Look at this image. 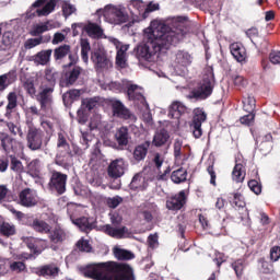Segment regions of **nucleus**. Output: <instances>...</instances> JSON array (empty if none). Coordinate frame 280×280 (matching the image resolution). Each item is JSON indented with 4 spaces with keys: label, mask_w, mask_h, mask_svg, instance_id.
Listing matches in <instances>:
<instances>
[{
    "label": "nucleus",
    "mask_w": 280,
    "mask_h": 280,
    "mask_svg": "<svg viewBox=\"0 0 280 280\" xmlns=\"http://www.w3.org/2000/svg\"><path fill=\"white\" fill-rule=\"evenodd\" d=\"M0 235L3 237H12V235H16V226L12 223L2 222L0 224Z\"/></svg>",
    "instance_id": "nucleus-42"
},
{
    "label": "nucleus",
    "mask_w": 280,
    "mask_h": 280,
    "mask_svg": "<svg viewBox=\"0 0 280 280\" xmlns=\"http://www.w3.org/2000/svg\"><path fill=\"white\" fill-rule=\"evenodd\" d=\"M58 71L54 68L45 70L44 81L39 85V93L36 101L40 106V110H49L54 104V91H56V80H58Z\"/></svg>",
    "instance_id": "nucleus-2"
},
{
    "label": "nucleus",
    "mask_w": 280,
    "mask_h": 280,
    "mask_svg": "<svg viewBox=\"0 0 280 280\" xmlns=\"http://www.w3.org/2000/svg\"><path fill=\"white\" fill-rule=\"evenodd\" d=\"M66 71L63 72V75L60 81V86H73L78 80H80V75H82V67L80 66H72V67H66Z\"/></svg>",
    "instance_id": "nucleus-14"
},
{
    "label": "nucleus",
    "mask_w": 280,
    "mask_h": 280,
    "mask_svg": "<svg viewBox=\"0 0 280 280\" xmlns=\"http://www.w3.org/2000/svg\"><path fill=\"white\" fill-rule=\"evenodd\" d=\"M137 89H139V85L137 84H130L127 88V95L129 100L135 101V100H139L140 97H143L141 93H137Z\"/></svg>",
    "instance_id": "nucleus-50"
},
{
    "label": "nucleus",
    "mask_w": 280,
    "mask_h": 280,
    "mask_svg": "<svg viewBox=\"0 0 280 280\" xmlns=\"http://www.w3.org/2000/svg\"><path fill=\"white\" fill-rule=\"evenodd\" d=\"M31 228L35 233H40L42 235H48L51 232V225L40 219H34L31 223Z\"/></svg>",
    "instance_id": "nucleus-28"
},
{
    "label": "nucleus",
    "mask_w": 280,
    "mask_h": 280,
    "mask_svg": "<svg viewBox=\"0 0 280 280\" xmlns=\"http://www.w3.org/2000/svg\"><path fill=\"white\" fill-rule=\"evenodd\" d=\"M69 178L68 174H63L58 171H52L48 183L50 191L57 196H62L67 191V180Z\"/></svg>",
    "instance_id": "nucleus-8"
},
{
    "label": "nucleus",
    "mask_w": 280,
    "mask_h": 280,
    "mask_svg": "<svg viewBox=\"0 0 280 280\" xmlns=\"http://www.w3.org/2000/svg\"><path fill=\"white\" fill-rule=\"evenodd\" d=\"M7 106H5V112H4V117L5 119H12V113L16 110L19 107V95L16 92H10L7 95Z\"/></svg>",
    "instance_id": "nucleus-19"
},
{
    "label": "nucleus",
    "mask_w": 280,
    "mask_h": 280,
    "mask_svg": "<svg viewBox=\"0 0 280 280\" xmlns=\"http://www.w3.org/2000/svg\"><path fill=\"white\" fill-rule=\"evenodd\" d=\"M22 86L30 97H34L36 95V85L34 84V80L32 78L24 79L22 81Z\"/></svg>",
    "instance_id": "nucleus-45"
},
{
    "label": "nucleus",
    "mask_w": 280,
    "mask_h": 280,
    "mask_svg": "<svg viewBox=\"0 0 280 280\" xmlns=\"http://www.w3.org/2000/svg\"><path fill=\"white\" fill-rule=\"evenodd\" d=\"M51 54H54L52 49L40 50L32 56V60L35 62V65L45 67L48 62H51Z\"/></svg>",
    "instance_id": "nucleus-24"
},
{
    "label": "nucleus",
    "mask_w": 280,
    "mask_h": 280,
    "mask_svg": "<svg viewBox=\"0 0 280 280\" xmlns=\"http://www.w3.org/2000/svg\"><path fill=\"white\" fill-rule=\"evenodd\" d=\"M114 255L119 261H130V259H135V254L119 247L114 248Z\"/></svg>",
    "instance_id": "nucleus-43"
},
{
    "label": "nucleus",
    "mask_w": 280,
    "mask_h": 280,
    "mask_svg": "<svg viewBox=\"0 0 280 280\" xmlns=\"http://www.w3.org/2000/svg\"><path fill=\"white\" fill-rule=\"evenodd\" d=\"M187 190H180L166 198V209H168V211H180L187 206Z\"/></svg>",
    "instance_id": "nucleus-12"
},
{
    "label": "nucleus",
    "mask_w": 280,
    "mask_h": 280,
    "mask_svg": "<svg viewBox=\"0 0 280 280\" xmlns=\"http://www.w3.org/2000/svg\"><path fill=\"white\" fill-rule=\"evenodd\" d=\"M81 58L83 62H89V52L91 51V43L86 38H81Z\"/></svg>",
    "instance_id": "nucleus-46"
},
{
    "label": "nucleus",
    "mask_w": 280,
    "mask_h": 280,
    "mask_svg": "<svg viewBox=\"0 0 280 280\" xmlns=\"http://www.w3.org/2000/svg\"><path fill=\"white\" fill-rule=\"evenodd\" d=\"M246 178V166L242 163H236L232 171V180L234 183H244Z\"/></svg>",
    "instance_id": "nucleus-32"
},
{
    "label": "nucleus",
    "mask_w": 280,
    "mask_h": 280,
    "mask_svg": "<svg viewBox=\"0 0 280 280\" xmlns=\"http://www.w3.org/2000/svg\"><path fill=\"white\" fill-rule=\"evenodd\" d=\"M167 141H170V133L167 132V130L161 129L154 135L153 145H155V148H161L165 145Z\"/></svg>",
    "instance_id": "nucleus-36"
},
{
    "label": "nucleus",
    "mask_w": 280,
    "mask_h": 280,
    "mask_svg": "<svg viewBox=\"0 0 280 280\" xmlns=\"http://www.w3.org/2000/svg\"><path fill=\"white\" fill-rule=\"evenodd\" d=\"M163 163H165V156L161 153H154L152 164L158 171L156 180H167V175L172 172V167L170 166H166L164 172H162L161 167H163Z\"/></svg>",
    "instance_id": "nucleus-17"
},
{
    "label": "nucleus",
    "mask_w": 280,
    "mask_h": 280,
    "mask_svg": "<svg viewBox=\"0 0 280 280\" xmlns=\"http://www.w3.org/2000/svg\"><path fill=\"white\" fill-rule=\"evenodd\" d=\"M105 233L106 235H109V237H114L115 240H124V235L128 233V228H113L112 225H106Z\"/></svg>",
    "instance_id": "nucleus-33"
},
{
    "label": "nucleus",
    "mask_w": 280,
    "mask_h": 280,
    "mask_svg": "<svg viewBox=\"0 0 280 280\" xmlns=\"http://www.w3.org/2000/svg\"><path fill=\"white\" fill-rule=\"evenodd\" d=\"M243 108L246 113H255V108H257V101L254 96H247L243 101Z\"/></svg>",
    "instance_id": "nucleus-47"
},
{
    "label": "nucleus",
    "mask_w": 280,
    "mask_h": 280,
    "mask_svg": "<svg viewBox=\"0 0 280 280\" xmlns=\"http://www.w3.org/2000/svg\"><path fill=\"white\" fill-rule=\"evenodd\" d=\"M0 141L5 152L10 153L15 151L14 145H16V140L14 138L10 137L9 135H2L0 137Z\"/></svg>",
    "instance_id": "nucleus-40"
},
{
    "label": "nucleus",
    "mask_w": 280,
    "mask_h": 280,
    "mask_svg": "<svg viewBox=\"0 0 280 280\" xmlns=\"http://www.w3.org/2000/svg\"><path fill=\"white\" fill-rule=\"evenodd\" d=\"M175 62L178 67H189L191 55L185 50H178L175 55Z\"/></svg>",
    "instance_id": "nucleus-37"
},
{
    "label": "nucleus",
    "mask_w": 280,
    "mask_h": 280,
    "mask_svg": "<svg viewBox=\"0 0 280 280\" xmlns=\"http://www.w3.org/2000/svg\"><path fill=\"white\" fill-rule=\"evenodd\" d=\"M232 196L235 207H238L240 209L246 207V201L244 200V195H242V192H233Z\"/></svg>",
    "instance_id": "nucleus-55"
},
{
    "label": "nucleus",
    "mask_w": 280,
    "mask_h": 280,
    "mask_svg": "<svg viewBox=\"0 0 280 280\" xmlns=\"http://www.w3.org/2000/svg\"><path fill=\"white\" fill-rule=\"evenodd\" d=\"M121 202H124V198L115 196L107 199V207H109V209H117L118 205H121Z\"/></svg>",
    "instance_id": "nucleus-61"
},
{
    "label": "nucleus",
    "mask_w": 280,
    "mask_h": 280,
    "mask_svg": "<svg viewBox=\"0 0 280 280\" xmlns=\"http://www.w3.org/2000/svg\"><path fill=\"white\" fill-rule=\"evenodd\" d=\"M84 31L91 38H102L104 36V30L97 23L89 22L84 26Z\"/></svg>",
    "instance_id": "nucleus-31"
},
{
    "label": "nucleus",
    "mask_w": 280,
    "mask_h": 280,
    "mask_svg": "<svg viewBox=\"0 0 280 280\" xmlns=\"http://www.w3.org/2000/svg\"><path fill=\"white\" fill-rule=\"evenodd\" d=\"M51 244H62L67 240V232L60 225L55 226L48 234Z\"/></svg>",
    "instance_id": "nucleus-23"
},
{
    "label": "nucleus",
    "mask_w": 280,
    "mask_h": 280,
    "mask_svg": "<svg viewBox=\"0 0 280 280\" xmlns=\"http://www.w3.org/2000/svg\"><path fill=\"white\" fill-rule=\"evenodd\" d=\"M148 150H150V141L137 145L133 150V159L138 162L143 161L148 156Z\"/></svg>",
    "instance_id": "nucleus-34"
},
{
    "label": "nucleus",
    "mask_w": 280,
    "mask_h": 280,
    "mask_svg": "<svg viewBox=\"0 0 280 280\" xmlns=\"http://www.w3.org/2000/svg\"><path fill=\"white\" fill-rule=\"evenodd\" d=\"M45 140V131L43 129L30 125L26 132V145L28 150L36 152L43 148V141Z\"/></svg>",
    "instance_id": "nucleus-7"
},
{
    "label": "nucleus",
    "mask_w": 280,
    "mask_h": 280,
    "mask_svg": "<svg viewBox=\"0 0 280 280\" xmlns=\"http://www.w3.org/2000/svg\"><path fill=\"white\" fill-rule=\"evenodd\" d=\"M112 110L114 116L119 119H130L132 117V113H130V109H128L121 101H115L112 104Z\"/></svg>",
    "instance_id": "nucleus-20"
},
{
    "label": "nucleus",
    "mask_w": 280,
    "mask_h": 280,
    "mask_svg": "<svg viewBox=\"0 0 280 280\" xmlns=\"http://www.w3.org/2000/svg\"><path fill=\"white\" fill-rule=\"evenodd\" d=\"M16 78V70H10L9 72L0 75V91H5L10 84H14Z\"/></svg>",
    "instance_id": "nucleus-30"
},
{
    "label": "nucleus",
    "mask_w": 280,
    "mask_h": 280,
    "mask_svg": "<svg viewBox=\"0 0 280 280\" xmlns=\"http://www.w3.org/2000/svg\"><path fill=\"white\" fill-rule=\"evenodd\" d=\"M97 14H102L105 21L112 25L128 23V14L117 7L106 5L104 9H100Z\"/></svg>",
    "instance_id": "nucleus-6"
},
{
    "label": "nucleus",
    "mask_w": 280,
    "mask_h": 280,
    "mask_svg": "<svg viewBox=\"0 0 280 280\" xmlns=\"http://www.w3.org/2000/svg\"><path fill=\"white\" fill-rule=\"evenodd\" d=\"M11 272H16V275H20V272H25L27 270V266L24 261H13L9 266Z\"/></svg>",
    "instance_id": "nucleus-51"
},
{
    "label": "nucleus",
    "mask_w": 280,
    "mask_h": 280,
    "mask_svg": "<svg viewBox=\"0 0 280 280\" xmlns=\"http://www.w3.org/2000/svg\"><path fill=\"white\" fill-rule=\"evenodd\" d=\"M185 21H187V18H177L172 28L159 20H153L150 26L143 30L144 45H139L136 48L138 60L152 62V58L156 54L163 51V49H170L172 45H178L187 36Z\"/></svg>",
    "instance_id": "nucleus-1"
},
{
    "label": "nucleus",
    "mask_w": 280,
    "mask_h": 280,
    "mask_svg": "<svg viewBox=\"0 0 280 280\" xmlns=\"http://www.w3.org/2000/svg\"><path fill=\"white\" fill-rule=\"evenodd\" d=\"M108 266L110 261L94 264L85 269L84 276L93 280H113L112 277L104 275V272L108 273Z\"/></svg>",
    "instance_id": "nucleus-10"
},
{
    "label": "nucleus",
    "mask_w": 280,
    "mask_h": 280,
    "mask_svg": "<svg viewBox=\"0 0 280 280\" xmlns=\"http://www.w3.org/2000/svg\"><path fill=\"white\" fill-rule=\"evenodd\" d=\"M115 139L118 145H128V140L130 139L128 127H120L115 133Z\"/></svg>",
    "instance_id": "nucleus-38"
},
{
    "label": "nucleus",
    "mask_w": 280,
    "mask_h": 280,
    "mask_svg": "<svg viewBox=\"0 0 280 280\" xmlns=\"http://www.w3.org/2000/svg\"><path fill=\"white\" fill-rule=\"evenodd\" d=\"M24 243L26 244L27 248L31 249L33 255H40V249H38V246L36 245V240L27 237L25 238Z\"/></svg>",
    "instance_id": "nucleus-54"
},
{
    "label": "nucleus",
    "mask_w": 280,
    "mask_h": 280,
    "mask_svg": "<svg viewBox=\"0 0 280 280\" xmlns=\"http://www.w3.org/2000/svg\"><path fill=\"white\" fill-rule=\"evenodd\" d=\"M271 261H279L280 259V246H273L270 248Z\"/></svg>",
    "instance_id": "nucleus-64"
},
{
    "label": "nucleus",
    "mask_w": 280,
    "mask_h": 280,
    "mask_svg": "<svg viewBox=\"0 0 280 280\" xmlns=\"http://www.w3.org/2000/svg\"><path fill=\"white\" fill-rule=\"evenodd\" d=\"M247 185L250 191L256 194V196H259V194H261V182L257 179H250Z\"/></svg>",
    "instance_id": "nucleus-57"
},
{
    "label": "nucleus",
    "mask_w": 280,
    "mask_h": 280,
    "mask_svg": "<svg viewBox=\"0 0 280 280\" xmlns=\"http://www.w3.org/2000/svg\"><path fill=\"white\" fill-rule=\"evenodd\" d=\"M91 60L96 71H108V69L113 68V61H110L108 55L104 50L92 52Z\"/></svg>",
    "instance_id": "nucleus-13"
},
{
    "label": "nucleus",
    "mask_w": 280,
    "mask_h": 280,
    "mask_svg": "<svg viewBox=\"0 0 280 280\" xmlns=\"http://www.w3.org/2000/svg\"><path fill=\"white\" fill-rule=\"evenodd\" d=\"M75 12V5L69 3V2H63L62 4V14L67 19L71 16Z\"/></svg>",
    "instance_id": "nucleus-60"
},
{
    "label": "nucleus",
    "mask_w": 280,
    "mask_h": 280,
    "mask_svg": "<svg viewBox=\"0 0 280 280\" xmlns=\"http://www.w3.org/2000/svg\"><path fill=\"white\" fill-rule=\"evenodd\" d=\"M269 60L271 65H280V50H272L269 54Z\"/></svg>",
    "instance_id": "nucleus-63"
},
{
    "label": "nucleus",
    "mask_w": 280,
    "mask_h": 280,
    "mask_svg": "<svg viewBox=\"0 0 280 280\" xmlns=\"http://www.w3.org/2000/svg\"><path fill=\"white\" fill-rule=\"evenodd\" d=\"M28 174L32 176L38 174L40 172V160L35 159L31 161L27 165Z\"/></svg>",
    "instance_id": "nucleus-52"
},
{
    "label": "nucleus",
    "mask_w": 280,
    "mask_h": 280,
    "mask_svg": "<svg viewBox=\"0 0 280 280\" xmlns=\"http://www.w3.org/2000/svg\"><path fill=\"white\" fill-rule=\"evenodd\" d=\"M174 156L175 161H180V156H183V141L179 139L174 142Z\"/></svg>",
    "instance_id": "nucleus-59"
},
{
    "label": "nucleus",
    "mask_w": 280,
    "mask_h": 280,
    "mask_svg": "<svg viewBox=\"0 0 280 280\" xmlns=\"http://www.w3.org/2000/svg\"><path fill=\"white\" fill-rule=\"evenodd\" d=\"M60 0H36L26 11V19L35 16H49Z\"/></svg>",
    "instance_id": "nucleus-4"
},
{
    "label": "nucleus",
    "mask_w": 280,
    "mask_h": 280,
    "mask_svg": "<svg viewBox=\"0 0 280 280\" xmlns=\"http://www.w3.org/2000/svg\"><path fill=\"white\" fill-rule=\"evenodd\" d=\"M107 268L108 275H113L112 280H137L135 269L129 264L109 261Z\"/></svg>",
    "instance_id": "nucleus-5"
},
{
    "label": "nucleus",
    "mask_w": 280,
    "mask_h": 280,
    "mask_svg": "<svg viewBox=\"0 0 280 280\" xmlns=\"http://www.w3.org/2000/svg\"><path fill=\"white\" fill-rule=\"evenodd\" d=\"M232 268L235 271L236 277L240 279L244 275V260L238 259L232 262Z\"/></svg>",
    "instance_id": "nucleus-53"
},
{
    "label": "nucleus",
    "mask_w": 280,
    "mask_h": 280,
    "mask_svg": "<svg viewBox=\"0 0 280 280\" xmlns=\"http://www.w3.org/2000/svg\"><path fill=\"white\" fill-rule=\"evenodd\" d=\"M145 2L141 0H131L129 3V10L131 14L138 16L139 21H145L143 19V12H145Z\"/></svg>",
    "instance_id": "nucleus-25"
},
{
    "label": "nucleus",
    "mask_w": 280,
    "mask_h": 280,
    "mask_svg": "<svg viewBox=\"0 0 280 280\" xmlns=\"http://www.w3.org/2000/svg\"><path fill=\"white\" fill-rule=\"evenodd\" d=\"M128 51V45H121L116 54V69L121 71V69H128V57L126 55Z\"/></svg>",
    "instance_id": "nucleus-22"
},
{
    "label": "nucleus",
    "mask_w": 280,
    "mask_h": 280,
    "mask_svg": "<svg viewBox=\"0 0 280 280\" xmlns=\"http://www.w3.org/2000/svg\"><path fill=\"white\" fill-rule=\"evenodd\" d=\"M19 202L21 207H26L27 209H30L38 205V198L36 197V192L32 190V188H24L19 194Z\"/></svg>",
    "instance_id": "nucleus-16"
},
{
    "label": "nucleus",
    "mask_w": 280,
    "mask_h": 280,
    "mask_svg": "<svg viewBox=\"0 0 280 280\" xmlns=\"http://www.w3.org/2000/svg\"><path fill=\"white\" fill-rule=\"evenodd\" d=\"M56 24L51 21H46L40 24H36L32 31L30 32L31 36H40V34H45V32H50V30H55Z\"/></svg>",
    "instance_id": "nucleus-29"
},
{
    "label": "nucleus",
    "mask_w": 280,
    "mask_h": 280,
    "mask_svg": "<svg viewBox=\"0 0 280 280\" xmlns=\"http://www.w3.org/2000/svg\"><path fill=\"white\" fill-rule=\"evenodd\" d=\"M230 51L236 62H246V47L242 43L231 44Z\"/></svg>",
    "instance_id": "nucleus-21"
},
{
    "label": "nucleus",
    "mask_w": 280,
    "mask_h": 280,
    "mask_svg": "<svg viewBox=\"0 0 280 280\" xmlns=\"http://www.w3.org/2000/svg\"><path fill=\"white\" fill-rule=\"evenodd\" d=\"M272 133H266L256 138V143L259 144V150L268 154L272 150Z\"/></svg>",
    "instance_id": "nucleus-26"
},
{
    "label": "nucleus",
    "mask_w": 280,
    "mask_h": 280,
    "mask_svg": "<svg viewBox=\"0 0 280 280\" xmlns=\"http://www.w3.org/2000/svg\"><path fill=\"white\" fill-rule=\"evenodd\" d=\"M205 121H207V114L205 113V109L200 107L194 109L190 128L195 139H200V137H202V124H205Z\"/></svg>",
    "instance_id": "nucleus-11"
},
{
    "label": "nucleus",
    "mask_w": 280,
    "mask_h": 280,
    "mask_svg": "<svg viewBox=\"0 0 280 280\" xmlns=\"http://www.w3.org/2000/svg\"><path fill=\"white\" fill-rule=\"evenodd\" d=\"M40 126L43 130L46 132L47 137L50 138L54 135L55 129H54V122H51V120L40 118Z\"/></svg>",
    "instance_id": "nucleus-49"
},
{
    "label": "nucleus",
    "mask_w": 280,
    "mask_h": 280,
    "mask_svg": "<svg viewBox=\"0 0 280 280\" xmlns=\"http://www.w3.org/2000/svg\"><path fill=\"white\" fill-rule=\"evenodd\" d=\"M233 82L234 85L237 86L238 89H244L248 84V80L242 75H235L233 77Z\"/></svg>",
    "instance_id": "nucleus-62"
},
{
    "label": "nucleus",
    "mask_w": 280,
    "mask_h": 280,
    "mask_svg": "<svg viewBox=\"0 0 280 280\" xmlns=\"http://www.w3.org/2000/svg\"><path fill=\"white\" fill-rule=\"evenodd\" d=\"M201 86L191 91L190 95L194 100H207L213 93V82H215V74L213 73V67L209 66L205 69V77Z\"/></svg>",
    "instance_id": "nucleus-3"
},
{
    "label": "nucleus",
    "mask_w": 280,
    "mask_h": 280,
    "mask_svg": "<svg viewBox=\"0 0 280 280\" xmlns=\"http://www.w3.org/2000/svg\"><path fill=\"white\" fill-rule=\"evenodd\" d=\"M49 40H51V36L49 35H46L45 39H43V36L38 38H28L25 42L24 47L25 49H34V47H38V45H42V43H49Z\"/></svg>",
    "instance_id": "nucleus-44"
},
{
    "label": "nucleus",
    "mask_w": 280,
    "mask_h": 280,
    "mask_svg": "<svg viewBox=\"0 0 280 280\" xmlns=\"http://www.w3.org/2000/svg\"><path fill=\"white\" fill-rule=\"evenodd\" d=\"M171 180L175 185H180V183H185L187 180V170L184 167H179L176 171H173L171 174Z\"/></svg>",
    "instance_id": "nucleus-39"
},
{
    "label": "nucleus",
    "mask_w": 280,
    "mask_h": 280,
    "mask_svg": "<svg viewBox=\"0 0 280 280\" xmlns=\"http://www.w3.org/2000/svg\"><path fill=\"white\" fill-rule=\"evenodd\" d=\"M75 247L80 253H91L93 250V246H91V243L89 242V240H84V238H80L77 242Z\"/></svg>",
    "instance_id": "nucleus-48"
},
{
    "label": "nucleus",
    "mask_w": 280,
    "mask_h": 280,
    "mask_svg": "<svg viewBox=\"0 0 280 280\" xmlns=\"http://www.w3.org/2000/svg\"><path fill=\"white\" fill-rule=\"evenodd\" d=\"M70 220L74 226H78L82 233H91L93 229L97 228V223L89 217L75 218L73 214L70 215Z\"/></svg>",
    "instance_id": "nucleus-15"
},
{
    "label": "nucleus",
    "mask_w": 280,
    "mask_h": 280,
    "mask_svg": "<svg viewBox=\"0 0 280 280\" xmlns=\"http://www.w3.org/2000/svg\"><path fill=\"white\" fill-rule=\"evenodd\" d=\"M69 58V63L65 67H73L74 65H78V60H80V57H78V52L71 51V45L62 44L54 49V59L56 62L60 60H65V58Z\"/></svg>",
    "instance_id": "nucleus-9"
},
{
    "label": "nucleus",
    "mask_w": 280,
    "mask_h": 280,
    "mask_svg": "<svg viewBox=\"0 0 280 280\" xmlns=\"http://www.w3.org/2000/svg\"><path fill=\"white\" fill-rule=\"evenodd\" d=\"M187 113V107L183 103L175 101L172 103L168 109V117L171 119H180L182 115Z\"/></svg>",
    "instance_id": "nucleus-27"
},
{
    "label": "nucleus",
    "mask_w": 280,
    "mask_h": 280,
    "mask_svg": "<svg viewBox=\"0 0 280 280\" xmlns=\"http://www.w3.org/2000/svg\"><path fill=\"white\" fill-rule=\"evenodd\" d=\"M11 159V170L13 172H23V162L16 159L15 155H10Z\"/></svg>",
    "instance_id": "nucleus-58"
},
{
    "label": "nucleus",
    "mask_w": 280,
    "mask_h": 280,
    "mask_svg": "<svg viewBox=\"0 0 280 280\" xmlns=\"http://www.w3.org/2000/svg\"><path fill=\"white\" fill-rule=\"evenodd\" d=\"M78 97H80V90H70L62 95L65 103L78 100Z\"/></svg>",
    "instance_id": "nucleus-56"
},
{
    "label": "nucleus",
    "mask_w": 280,
    "mask_h": 280,
    "mask_svg": "<svg viewBox=\"0 0 280 280\" xmlns=\"http://www.w3.org/2000/svg\"><path fill=\"white\" fill-rule=\"evenodd\" d=\"M60 269L58 267H54V265H45L36 268V275L38 277H56Z\"/></svg>",
    "instance_id": "nucleus-35"
},
{
    "label": "nucleus",
    "mask_w": 280,
    "mask_h": 280,
    "mask_svg": "<svg viewBox=\"0 0 280 280\" xmlns=\"http://www.w3.org/2000/svg\"><path fill=\"white\" fill-rule=\"evenodd\" d=\"M57 148L58 150H61V152H65V155L71 156V147L62 132L58 133Z\"/></svg>",
    "instance_id": "nucleus-41"
},
{
    "label": "nucleus",
    "mask_w": 280,
    "mask_h": 280,
    "mask_svg": "<svg viewBox=\"0 0 280 280\" xmlns=\"http://www.w3.org/2000/svg\"><path fill=\"white\" fill-rule=\"evenodd\" d=\"M126 173V162L124 159H116L110 162L107 167V174L109 178H121Z\"/></svg>",
    "instance_id": "nucleus-18"
}]
</instances>
